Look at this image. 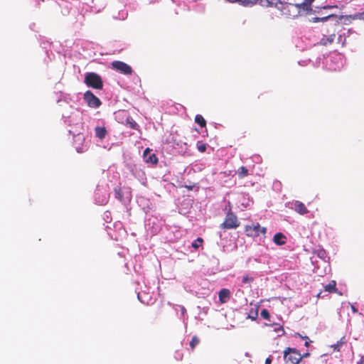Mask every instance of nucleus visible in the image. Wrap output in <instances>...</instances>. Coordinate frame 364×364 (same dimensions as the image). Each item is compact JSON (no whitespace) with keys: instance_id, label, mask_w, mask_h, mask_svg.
Segmentation results:
<instances>
[{"instance_id":"nucleus-1","label":"nucleus","mask_w":364,"mask_h":364,"mask_svg":"<svg viewBox=\"0 0 364 364\" xmlns=\"http://www.w3.org/2000/svg\"><path fill=\"white\" fill-rule=\"evenodd\" d=\"M284 360L285 364H299L302 357L298 350L288 347L284 350Z\"/></svg>"},{"instance_id":"nucleus-2","label":"nucleus","mask_w":364,"mask_h":364,"mask_svg":"<svg viewBox=\"0 0 364 364\" xmlns=\"http://www.w3.org/2000/svg\"><path fill=\"white\" fill-rule=\"evenodd\" d=\"M277 8L281 10L284 16L288 18H294L299 16L298 6L295 4L279 1Z\"/></svg>"},{"instance_id":"nucleus-3","label":"nucleus","mask_w":364,"mask_h":364,"mask_svg":"<svg viewBox=\"0 0 364 364\" xmlns=\"http://www.w3.org/2000/svg\"><path fill=\"white\" fill-rule=\"evenodd\" d=\"M85 83L87 87L94 89L101 90L103 87V82L101 77L95 73H88L85 77Z\"/></svg>"},{"instance_id":"nucleus-4","label":"nucleus","mask_w":364,"mask_h":364,"mask_svg":"<svg viewBox=\"0 0 364 364\" xmlns=\"http://www.w3.org/2000/svg\"><path fill=\"white\" fill-rule=\"evenodd\" d=\"M240 223L235 213L231 211L228 212L225 215L224 222L220 225L222 229H235L238 228Z\"/></svg>"},{"instance_id":"nucleus-5","label":"nucleus","mask_w":364,"mask_h":364,"mask_svg":"<svg viewBox=\"0 0 364 364\" xmlns=\"http://www.w3.org/2000/svg\"><path fill=\"white\" fill-rule=\"evenodd\" d=\"M111 66L113 70L126 75H131L133 72L132 67L122 61L114 60L111 63Z\"/></svg>"},{"instance_id":"nucleus-6","label":"nucleus","mask_w":364,"mask_h":364,"mask_svg":"<svg viewBox=\"0 0 364 364\" xmlns=\"http://www.w3.org/2000/svg\"><path fill=\"white\" fill-rule=\"evenodd\" d=\"M266 231V228L261 227L259 223L246 225L245 228V232L248 237H257L260 233L265 234Z\"/></svg>"},{"instance_id":"nucleus-7","label":"nucleus","mask_w":364,"mask_h":364,"mask_svg":"<svg viewBox=\"0 0 364 364\" xmlns=\"http://www.w3.org/2000/svg\"><path fill=\"white\" fill-rule=\"evenodd\" d=\"M83 98L90 107L97 108L101 105L100 100L90 90L85 92Z\"/></svg>"},{"instance_id":"nucleus-8","label":"nucleus","mask_w":364,"mask_h":364,"mask_svg":"<svg viewBox=\"0 0 364 364\" xmlns=\"http://www.w3.org/2000/svg\"><path fill=\"white\" fill-rule=\"evenodd\" d=\"M85 138L82 134H77L73 137V146L78 153L84 152L87 149L85 143Z\"/></svg>"},{"instance_id":"nucleus-9","label":"nucleus","mask_w":364,"mask_h":364,"mask_svg":"<svg viewBox=\"0 0 364 364\" xmlns=\"http://www.w3.org/2000/svg\"><path fill=\"white\" fill-rule=\"evenodd\" d=\"M292 208L300 215H305L309 213L305 205L301 201L296 200L292 203Z\"/></svg>"},{"instance_id":"nucleus-10","label":"nucleus","mask_w":364,"mask_h":364,"mask_svg":"<svg viewBox=\"0 0 364 364\" xmlns=\"http://www.w3.org/2000/svg\"><path fill=\"white\" fill-rule=\"evenodd\" d=\"M218 296H219L220 302L221 304H225L229 300V299L230 297V291L228 289H225V288L222 289L219 291Z\"/></svg>"},{"instance_id":"nucleus-11","label":"nucleus","mask_w":364,"mask_h":364,"mask_svg":"<svg viewBox=\"0 0 364 364\" xmlns=\"http://www.w3.org/2000/svg\"><path fill=\"white\" fill-rule=\"evenodd\" d=\"M336 28L333 29V33L331 35L326 36H324L320 41V44L323 46H327L331 44L334 41V38L336 36L335 34Z\"/></svg>"},{"instance_id":"nucleus-12","label":"nucleus","mask_w":364,"mask_h":364,"mask_svg":"<svg viewBox=\"0 0 364 364\" xmlns=\"http://www.w3.org/2000/svg\"><path fill=\"white\" fill-rule=\"evenodd\" d=\"M273 241L278 245H283L286 243V237L282 232H277L273 237Z\"/></svg>"},{"instance_id":"nucleus-13","label":"nucleus","mask_w":364,"mask_h":364,"mask_svg":"<svg viewBox=\"0 0 364 364\" xmlns=\"http://www.w3.org/2000/svg\"><path fill=\"white\" fill-rule=\"evenodd\" d=\"M95 136L100 139H103L107 135V129L105 127H96L95 129Z\"/></svg>"},{"instance_id":"nucleus-14","label":"nucleus","mask_w":364,"mask_h":364,"mask_svg":"<svg viewBox=\"0 0 364 364\" xmlns=\"http://www.w3.org/2000/svg\"><path fill=\"white\" fill-rule=\"evenodd\" d=\"M295 5L298 6L299 16L301 11L308 14L312 10L311 6L305 1L301 4H295Z\"/></svg>"},{"instance_id":"nucleus-15","label":"nucleus","mask_w":364,"mask_h":364,"mask_svg":"<svg viewBox=\"0 0 364 364\" xmlns=\"http://www.w3.org/2000/svg\"><path fill=\"white\" fill-rule=\"evenodd\" d=\"M324 291L329 293H334L337 291L336 282L331 280L328 284L324 287Z\"/></svg>"},{"instance_id":"nucleus-16","label":"nucleus","mask_w":364,"mask_h":364,"mask_svg":"<svg viewBox=\"0 0 364 364\" xmlns=\"http://www.w3.org/2000/svg\"><path fill=\"white\" fill-rule=\"evenodd\" d=\"M347 343V340L345 336H343L341 338L339 341H337V343L334 345H332L331 347L333 348L336 351H340L341 346L343 344H346Z\"/></svg>"},{"instance_id":"nucleus-17","label":"nucleus","mask_w":364,"mask_h":364,"mask_svg":"<svg viewBox=\"0 0 364 364\" xmlns=\"http://www.w3.org/2000/svg\"><path fill=\"white\" fill-rule=\"evenodd\" d=\"M126 124L133 129H137L139 127L138 124L130 117L127 118Z\"/></svg>"},{"instance_id":"nucleus-18","label":"nucleus","mask_w":364,"mask_h":364,"mask_svg":"<svg viewBox=\"0 0 364 364\" xmlns=\"http://www.w3.org/2000/svg\"><path fill=\"white\" fill-rule=\"evenodd\" d=\"M195 122L198 124L201 127L206 126V121L204 117L200 114H197L195 117Z\"/></svg>"},{"instance_id":"nucleus-19","label":"nucleus","mask_w":364,"mask_h":364,"mask_svg":"<svg viewBox=\"0 0 364 364\" xmlns=\"http://www.w3.org/2000/svg\"><path fill=\"white\" fill-rule=\"evenodd\" d=\"M336 17H337L336 15H335V14H330L328 16H324V17H322V18H318V17L313 18L311 21L314 22V23H316V22H319V21H326L328 18H336Z\"/></svg>"},{"instance_id":"nucleus-20","label":"nucleus","mask_w":364,"mask_h":364,"mask_svg":"<svg viewBox=\"0 0 364 364\" xmlns=\"http://www.w3.org/2000/svg\"><path fill=\"white\" fill-rule=\"evenodd\" d=\"M237 174L240 178H244L248 174V170L245 166H241L238 171Z\"/></svg>"},{"instance_id":"nucleus-21","label":"nucleus","mask_w":364,"mask_h":364,"mask_svg":"<svg viewBox=\"0 0 364 364\" xmlns=\"http://www.w3.org/2000/svg\"><path fill=\"white\" fill-rule=\"evenodd\" d=\"M114 193H115L116 198H117L120 201L123 200L124 196H123V193H122L121 188H119V187L115 188Z\"/></svg>"},{"instance_id":"nucleus-22","label":"nucleus","mask_w":364,"mask_h":364,"mask_svg":"<svg viewBox=\"0 0 364 364\" xmlns=\"http://www.w3.org/2000/svg\"><path fill=\"white\" fill-rule=\"evenodd\" d=\"M199 343H200V339L196 336H193L192 337V339H191V342H190V346H191V350H194L196 346Z\"/></svg>"},{"instance_id":"nucleus-23","label":"nucleus","mask_w":364,"mask_h":364,"mask_svg":"<svg viewBox=\"0 0 364 364\" xmlns=\"http://www.w3.org/2000/svg\"><path fill=\"white\" fill-rule=\"evenodd\" d=\"M254 278L252 277L249 276L248 274H245L242 277V282L243 284H251L253 282Z\"/></svg>"},{"instance_id":"nucleus-24","label":"nucleus","mask_w":364,"mask_h":364,"mask_svg":"<svg viewBox=\"0 0 364 364\" xmlns=\"http://www.w3.org/2000/svg\"><path fill=\"white\" fill-rule=\"evenodd\" d=\"M203 240L201 237H198L196 240H194L192 243V247L194 249H198L200 246H201Z\"/></svg>"},{"instance_id":"nucleus-25","label":"nucleus","mask_w":364,"mask_h":364,"mask_svg":"<svg viewBox=\"0 0 364 364\" xmlns=\"http://www.w3.org/2000/svg\"><path fill=\"white\" fill-rule=\"evenodd\" d=\"M261 316L266 319V320H269L270 319V314H269V312L268 311L267 309H264L261 311Z\"/></svg>"},{"instance_id":"nucleus-26","label":"nucleus","mask_w":364,"mask_h":364,"mask_svg":"<svg viewBox=\"0 0 364 364\" xmlns=\"http://www.w3.org/2000/svg\"><path fill=\"white\" fill-rule=\"evenodd\" d=\"M296 336H298L299 337H301L302 339L304 340V346L306 347H309V344L311 342V341L309 339V338L308 336H302L301 334H299V333H296Z\"/></svg>"},{"instance_id":"nucleus-27","label":"nucleus","mask_w":364,"mask_h":364,"mask_svg":"<svg viewBox=\"0 0 364 364\" xmlns=\"http://www.w3.org/2000/svg\"><path fill=\"white\" fill-rule=\"evenodd\" d=\"M197 149L200 152H205L206 150V144L203 142L198 141L197 143Z\"/></svg>"},{"instance_id":"nucleus-28","label":"nucleus","mask_w":364,"mask_h":364,"mask_svg":"<svg viewBox=\"0 0 364 364\" xmlns=\"http://www.w3.org/2000/svg\"><path fill=\"white\" fill-rule=\"evenodd\" d=\"M360 14H355L353 17H352V16H339V18L341 19V18H346V19H349V18H357L358 16H359Z\"/></svg>"},{"instance_id":"nucleus-29","label":"nucleus","mask_w":364,"mask_h":364,"mask_svg":"<svg viewBox=\"0 0 364 364\" xmlns=\"http://www.w3.org/2000/svg\"><path fill=\"white\" fill-rule=\"evenodd\" d=\"M275 331L282 332V333L279 334V336L284 335V330L282 326H279L278 328H275Z\"/></svg>"},{"instance_id":"nucleus-30","label":"nucleus","mask_w":364,"mask_h":364,"mask_svg":"<svg viewBox=\"0 0 364 364\" xmlns=\"http://www.w3.org/2000/svg\"><path fill=\"white\" fill-rule=\"evenodd\" d=\"M333 8H338V6L337 5H327V6H324L322 7V9H333Z\"/></svg>"},{"instance_id":"nucleus-31","label":"nucleus","mask_w":364,"mask_h":364,"mask_svg":"<svg viewBox=\"0 0 364 364\" xmlns=\"http://www.w3.org/2000/svg\"><path fill=\"white\" fill-rule=\"evenodd\" d=\"M150 152V149L149 148H146L144 151V153H143V156L145 158L146 156V155Z\"/></svg>"},{"instance_id":"nucleus-32","label":"nucleus","mask_w":364,"mask_h":364,"mask_svg":"<svg viewBox=\"0 0 364 364\" xmlns=\"http://www.w3.org/2000/svg\"><path fill=\"white\" fill-rule=\"evenodd\" d=\"M271 363H272V358H271V356H269L267 358H266L264 364H271Z\"/></svg>"},{"instance_id":"nucleus-33","label":"nucleus","mask_w":364,"mask_h":364,"mask_svg":"<svg viewBox=\"0 0 364 364\" xmlns=\"http://www.w3.org/2000/svg\"><path fill=\"white\" fill-rule=\"evenodd\" d=\"M148 159H149V160L157 159V158L154 154H152L149 155Z\"/></svg>"},{"instance_id":"nucleus-34","label":"nucleus","mask_w":364,"mask_h":364,"mask_svg":"<svg viewBox=\"0 0 364 364\" xmlns=\"http://www.w3.org/2000/svg\"><path fill=\"white\" fill-rule=\"evenodd\" d=\"M358 364H364V357L362 356L360 361L358 362Z\"/></svg>"},{"instance_id":"nucleus-35","label":"nucleus","mask_w":364,"mask_h":364,"mask_svg":"<svg viewBox=\"0 0 364 364\" xmlns=\"http://www.w3.org/2000/svg\"><path fill=\"white\" fill-rule=\"evenodd\" d=\"M159 161H146V162H151L153 165H156Z\"/></svg>"},{"instance_id":"nucleus-36","label":"nucleus","mask_w":364,"mask_h":364,"mask_svg":"<svg viewBox=\"0 0 364 364\" xmlns=\"http://www.w3.org/2000/svg\"><path fill=\"white\" fill-rule=\"evenodd\" d=\"M185 187H186L188 191H192V190H193V186H185Z\"/></svg>"},{"instance_id":"nucleus-37","label":"nucleus","mask_w":364,"mask_h":364,"mask_svg":"<svg viewBox=\"0 0 364 364\" xmlns=\"http://www.w3.org/2000/svg\"><path fill=\"white\" fill-rule=\"evenodd\" d=\"M301 356L302 357V359L304 358H306V357L309 356V353H304L303 355L301 354Z\"/></svg>"},{"instance_id":"nucleus-38","label":"nucleus","mask_w":364,"mask_h":364,"mask_svg":"<svg viewBox=\"0 0 364 364\" xmlns=\"http://www.w3.org/2000/svg\"><path fill=\"white\" fill-rule=\"evenodd\" d=\"M305 1H306L310 6L311 4H312V2L314 1V0H304Z\"/></svg>"},{"instance_id":"nucleus-39","label":"nucleus","mask_w":364,"mask_h":364,"mask_svg":"<svg viewBox=\"0 0 364 364\" xmlns=\"http://www.w3.org/2000/svg\"><path fill=\"white\" fill-rule=\"evenodd\" d=\"M305 1H306L310 6L311 4H312V2L314 1V0H304Z\"/></svg>"},{"instance_id":"nucleus-40","label":"nucleus","mask_w":364,"mask_h":364,"mask_svg":"<svg viewBox=\"0 0 364 364\" xmlns=\"http://www.w3.org/2000/svg\"><path fill=\"white\" fill-rule=\"evenodd\" d=\"M333 26H334L335 27H339V26H340V23H339V22H336V23H335L333 24Z\"/></svg>"},{"instance_id":"nucleus-41","label":"nucleus","mask_w":364,"mask_h":364,"mask_svg":"<svg viewBox=\"0 0 364 364\" xmlns=\"http://www.w3.org/2000/svg\"><path fill=\"white\" fill-rule=\"evenodd\" d=\"M351 308L353 312L356 313L358 311L357 309L353 306H352Z\"/></svg>"},{"instance_id":"nucleus-42","label":"nucleus","mask_w":364,"mask_h":364,"mask_svg":"<svg viewBox=\"0 0 364 364\" xmlns=\"http://www.w3.org/2000/svg\"><path fill=\"white\" fill-rule=\"evenodd\" d=\"M181 312L182 314H184L186 312V309L183 306H182L181 308Z\"/></svg>"},{"instance_id":"nucleus-43","label":"nucleus","mask_w":364,"mask_h":364,"mask_svg":"<svg viewBox=\"0 0 364 364\" xmlns=\"http://www.w3.org/2000/svg\"><path fill=\"white\" fill-rule=\"evenodd\" d=\"M321 294H322V291H320L318 294H317V297H321Z\"/></svg>"},{"instance_id":"nucleus-44","label":"nucleus","mask_w":364,"mask_h":364,"mask_svg":"<svg viewBox=\"0 0 364 364\" xmlns=\"http://www.w3.org/2000/svg\"><path fill=\"white\" fill-rule=\"evenodd\" d=\"M251 318H252V319H253V320L255 318V317H253V316H251Z\"/></svg>"},{"instance_id":"nucleus-45","label":"nucleus","mask_w":364,"mask_h":364,"mask_svg":"<svg viewBox=\"0 0 364 364\" xmlns=\"http://www.w3.org/2000/svg\"><path fill=\"white\" fill-rule=\"evenodd\" d=\"M251 318H252V319H253V320L255 318V317H253V316H251Z\"/></svg>"}]
</instances>
